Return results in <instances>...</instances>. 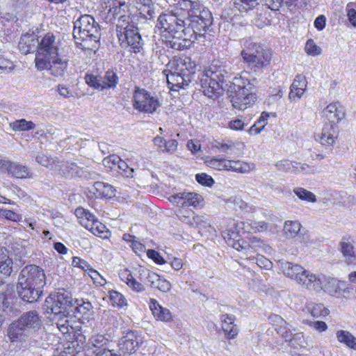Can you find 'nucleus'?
<instances>
[{
	"mask_svg": "<svg viewBox=\"0 0 356 356\" xmlns=\"http://www.w3.org/2000/svg\"><path fill=\"white\" fill-rule=\"evenodd\" d=\"M257 79L248 72H243L239 76L233 79L234 95L232 97V106L243 111L253 105L257 97L255 93Z\"/></svg>",
	"mask_w": 356,
	"mask_h": 356,
	"instance_id": "nucleus-6",
	"label": "nucleus"
},
{
	"mask_svg": "<svg viewBox=\"0 0 356 356\" xmlns=\"http://www.w3.org/2000/svg\"><path fill=\"white\" fill-rule=\"evenodd\" d=\"M307 81L306 78L298 74L294 79L290 88L289 98L291 101H296L300 99L306 90Z\"/></svg>",
	"mask_w": 356,
	"mask_h": 356,
	"instance_id": "nucleus-24",
	"label": "nucleus"
},
{
	"mask_svg": "<svg viewBox=\"0 0 356 356\" xmlns=\"http://www.w3.org/2000/svg\"><path fill=\"white\" fill-rule=\"evenodd\" d=\"M339 127L334 123H325L321 134L316 136V140L322 145L332 146L335 144L338 138Z\"/></svg>",
	"mask_w": 356,
	"mask_h": 356,
	"instance_id": "nucleus-19",
	"label": "nucleus"
},
{
	"mask_svg": "<svg viewBox=\"0 0 356 356\" xmlns=\"http://www.w3.org/2000/svg\"><path fill=\"white\" fill-rule=\"evenodd\" d=\"M235 316L231 314H224L220 316L222 329L227 339H234L238 334L237 325L234 323Z\"/></svg>",
	"mask_w": 356,
	"mask_h": 356,
	"instance_id": "nucleus-23",
	"label": "nucleus"
},
{
	"mask_svg": "<svg viewBox=\"0 0 356 356\" xmlns=\"http://www.w3.org/2000/svg\"><path fill=\"white\" fill-rule=\"evenodd\" d=\"M156 280H154V282H151V287L158 289L160 291L164 293L170 290L172 286L169 281L161 277L158 274H156Z\"/></svg>",
	"mask_w": 356,
	"mask_h": 356,
	"instance_id": "nucleus-50",
	"label": "nucleus"
},
{
	"mask_svg": "<svg viewBox=\"0 0 356 356\" xmlns=\"http://www.w3.org/2000/svg\"><path fill=\"white\" fill-rule=\"evenodd\" d=\"M60 41L51 33H47L39 40V48L35 54V66L44 67L47 61L59 54Z\"/></svg>",
	"mask_w": 356,
	"mask_h": 356,
	"instance_id": "nucleus-9",
	"label": "nucleus"
},
{
	"mask_svg": "<svg viewBox=\"0 0 356 356\" xmlns=\"http://www.w3.org/2000/svg\"><path fill=\"white\" fill-rule=\"evenodd\" d=\"M153 143L163 152L173 154L177 149L178 143L175 139L167 141L162 137L156 136L153 139Z\"/></svg>",
	"mask_w": 356,
	"mask_h": 356,
	"instance_id": "nucleus-34",
	"label": "nucleus"
},
{
	"mask_svg": "<svg viewBox=\"0 0 356 356\" xmlns=\"http://www.w3.org/2000/svg\"><path fill=\"white\" fill-rule=\"evenodd\" d=\"M63 173L65 176H78L87 177V175L89 172L86 170H83L82 168L79 167L74 163H67L65 165V168L63 170Z\"/></svg>",
	"mask_w": 356,
	"mask_h": 356,
	"instance_id": "nucleus-40",
	"label": "nucleus"
},
{
	"mask_svg": "<svg viewBox=\"0 0 356 356\" xmlns=\"http://www.w3.org/2000/svg\"><path fill=\"white\" fill-rule=\"evenodd\" d=\"M118 168L120 171V173L127 177H133L134 170L132 168H130L126 162L122 161L121 159H120L119 163L118 165Z\"/></svg>",
	"mask_w": 356,
	"mask_h": 356,
	"instance_id": "nucleus-56",
	"label": "nucleus"
},
{
	"mask_svg": "<svg viewBox=\"0 0 356 356\" xmlns=\"http://www.w3.org/2000/svg\"><path fill=\"white\" fill-rule=\"evenodd\" d=\"M216 147L222 152L232 154L234 152L235 144L232 141L227 143H218Z\"/></svg>",
	"mask_w": 356,
	"mask_h": 356,
	"instance_id": "nucleus-60",
	"label": "nucleus"
},
{
	"mask_svg": "<svg viewBox=\"0 0 356 356\" xmlns=\"http://www.w3.org/2000/svg\"><path fill=\"white\" fill-rule=\"evenodd\" d=\"M293 193L302 200L306 201L308 202H316V195L306 190L302 187H296L293 189Z\"/></svg>",
	"mask_w": 356,
	"mask_h": 356,
	"instance_id": "nucleus-47",
	"label": "nucleus"
},
{
	"mask_svg": "<svg viewBox=\"0 0 356 356\" xmlns=\"http://www.w3.org/2000/svg\"><path fill=\"white\" fill-rule=\"evenodd\" d=\"M138 280L144 283L145 284L149 285L151 282H154V280H156V273L150 271L147 268H140L138 270Z\"/></svg>",
	"mask_w": 356,
	"mask_h": 356,
	"instance_id": "nucleus-48",
	"label": "nucleus"
},
{
	"mask_svg": "<svg viewBox=\"0 0 356 356\" xmlns=\"http://www.w3.org/2000/svg\"><path fill=\"white\" fill-rule=\"evenodd\" d=\"M323 113L327 120L328 123H337L344 117V113L340 106L337 103L330 104L324 109Z\"/></svg>",
	"mask_w": 356,
	"mask_h": 356,
	"instance_id": "nucleus-31",
	"label": "nucleus"
},
{
	"mask_svg": "<svg viewBox=\"0 0 356 356\" xmlns=\"http://www.w3.org/2000/svg\"><path fill=\"white\" fill-rule=\"evenodd\" d=\"M35 161L39 164L50 169H52L55 164V161L54 159L48 157L43 154H38L35 156Z\"/></svg>",
	"mask_w": 356,
	"mask_h": 356,
	"instance_id": "nucleus-54",
	"label": "nucleus"
},
{
	"mask_svg": "<svg viewBox=\"0 0 356 356\" xmlns=\"http://www.w3.org/2000/svg\"><path fill=\"white\" fill-rule=\"evenodd\" d=\"M93 186L95 190V195L97 197L112 198L115 195V189L111 184L102 181H96Z\"/></svg>",
	"mask_w": 356,
	"mask_h": 356,
	"instance_id": "nucleus-35",
	"label": "nucleus"
},
{
	"mask_svg": "<svg viewBox=\"0 0 356 356\" xmlns=\"http://www.w3.org/2000/svg\"><path fill=\"white\" fill-rule=\"evenodd\" d=\"M116 33L120 44L129 47L130 51L138 53L143 49V40L135 24L129 16L121 15L116 24Z\"/></svg>",
	"mask_w": 356,
	"mask_h": 356,
	"instance_id": "nucleus-7",
	"label": "nucleus"
},
{
	"mask_svg": "<svg viewBox=\"0 0 356 356\" xmlns=\"http://www.w3.org/2000/svg\"><path fill=\"white\" fill-rule=\"evenodd\" d=\"M200 85L203 93L209 98H215L222 90L221 83L224 76L220 71H213L211 69L203 72L200 76Z\"/></svg>",
	"mask_w": 356,
	"mask_h": 356,
	"instance_id": "nucleus-12",
	"label": "nucleus"
},
{
	"mask_svg": "<svg viewBox=\"0 0 356 356\" xmlns=\"http://www.w3.org/2000/svg\"><path fill=\"white\" fill-rule=\"evenodd\" d=\"M167 82L171 88H178L188 86L193 79L195 74V65L189 58H174L170 60L163 70Z\"/></svg>",
	"mask_w": 356,
	"mask_h": 356,
	"instance_id": "nucleus-5",
	"label": "nucleus"
},
{
	"mask_svg": "<svg viewBox=\"0 0 356 356\" xmlns=\"http://www.w3.org/2000/svg\"><path fill=\"white\" fill-rule=\"evenodd\" d=\"M149 308L156 320L168 322L172 319V314L170 310L161 306L156 300H150Z\"/></svg>",
	"mask_w": 356,
	"mask_h": 356,
	"instance_id": "nucleus-30",
	"label": "nucleus"
},
{
	"mask_svg": "<svg viewBox=\"0 0 356 356\" xmlns=\"http://www.w3.org/2000/svg\"><path fill=\"white\" fill-rule=\"evenodd\" d=\"M340 248L343 257L348 264L356 262V250L351 238H343L340 242Z\"/></svg>",
	"mask_w": 356,
	"mask_h": 356,
	"instance_id": "nucleus-27",
	"label": "nucleus"
},
{
	"mask_svg": "<svg viewBox=\"0 0 356 356\" xmlns=\"http://www.w3.org/2000/svg\"><path fill=\"white\" fill-rule=\"evenodd\" d=\"M10 127L15 131H24L34 129L35 124L32 121L20 119L10 123Z\"/></svg>",
	"mask_w": 356,
	"mask_h": 356,
	"instance_id": "nucleus-45",
	"label": "nucleus"
},
{
	"mask_svg": "<svg viewBox=\"0 0 356 356\" xmlns=\"http://www.w3.org/2000/svg\"><path fill=\"white\" fill-rule=\"evenodd\" d=\"M187 17V25L185 28V41L194 42L199 37L202 36L213 22L211 12L207 9L200 10Z\"/></svg>",
	"mask_w": 356,
	"mask_h": 356,
	"instance_id": "nucleus-8",
	"label": "nucleus"
},
{
	"mask_svg": "<svg viewBox=\"0 0 356 356\" xmlns=\"http://www.w3.org/2000/svg\"><path fill=\"white\" fill-rule=\"evenodd\" d=\"M281 268L286 277L295 280L302 287L311 291L319 292L323 290L333 296H344L350 294L353 290L343 281L325 277L323 275H316L297 264L282 262Z\"/></svg>",
	"mask_w": 356,
	"mask_h": 356,
	"instance_id": "nucleus-1",
	"label": "nucleus"
},
{
	"mask_svg": "<svg viewBox=\"0 0 356 356\" xmlns=\"http://www.w3.org/2000/svg\"><path fill=\"white\" fill-rule=\"evenodd\" d=\"M118 76L113 70H108L104 76H102L103 89L114 88L118 83Z\"/></svg>",
	"mask_w": 356,
	"mask_h": 356,
	"instance_id": "nucleus-44",
	"label": "nucleus"
},
{
	"mask_svg": "<svg viewBox=\"0 0 356 356\" xmlns=\"http://www.w3.org/2000/svg\"><path fill=\"white\" fill-rule=\"evenodd\" d=\"M234 8L239 12L246 13L259 4V0H232ZM260 2L264 0H259Z\"/></svg>",
	"mask_w": 356,
	"mask_h": 356,
	"instance_id": "nucleus-42",
	"label": "nucleus"
},
{
	"mask_svg": "<svg viewBox=\"0 0 356 356\" xmlns=\"http://www.w3.org/2000/svg\"><path fill=\"white\" fill-rule=\"evenodd\" d=\"M8 175L17 179H26L33 177V173L26 165L13 161H12Z\"/></svg>",
	"mask_w": 356,
	"mask_h": 356,
	"instance_id": "nucleus-33",
	"label": "nucleus"
},
{
	"mask_svg": "<svg viewBox=\"0 0 356 356\" xmlns=\"http://www.w3.org/2000/svg\"><path fill=\"white\" fill-rule=\"evenodd\" d=\"M143 343L140 332L136 330H127L122 332L118 341L120 354L131 355L137 351Z\"/></svg>",
	"mask_w": 356,
	"mask_h": 356,
	"instance_id": "nucleus-14",
	"label": "nucleus"
},
{
	"mask_svg": "<svg viewBox=\"0 0 356 356\" xmlns=\"http://www.w3.org/2000/svg\"><path fill=\"white\" fill-rule=\"evenodd\" d=\"M269 118V113L263 112L257 121L250 127V132L257 134L260 133L267 124V120Z\"/></svg>",
	"mask_w": 356,
	"mask_h": 356,
	"instance_id": "nucleus-49",
	"label": "nucleus"
},
{
	"mask_svg": "<svg viewBox=\"0 0 356 356\" xmlns=\"http://www.w3.org/2000/svg\"><path fill=\"white\" fill-rule=\"evenodd\" d=\"M306 52L312 56L319 55L321 54V48L318 47L312 40H309L305 45Z\"/></svg>",
	"mask_w": 356,
	"mask_h": 356,
	"instance_id": "nucleus-61",
	"label": "nucleus"
},
{
	"mask_svg": "<svg viewBox=\"0 0 356 356\" xmlns=\"http://www.w3.org/2000/svg\"><path fill=\"white\" fill-rule=\"evenodd\" d=\"M92 306L89 302H83L82 304H78L75 307L76 314H80V316H78L79 318H88L92 312Z\"/></svg>",
	"mask_w": 356,
	"mask_h": 356,
	"instance_id": "nucleus-51",
	"label": "nucleus"
},
{
	"mask_svg": "<svg viewBox=\"0 0 356 356\" xmlns=\"http://www.w3.org/2000/svg\"><path fill=\"white\" fill-rule=\"evenodd\" d=\"M18 319L30 335L38 331L42 325V317L36 311L24 312Z\"/></svg>",
	"mask_w": 356,
	"mask_h": 356,
	"instance_id": "nucleus-16",
	"label": "nucleus"
},
{
	"mask_svg": "<svg viewBox=\"0 0 356 356\" xmlns=\"http://www.w3.org/2000/svg\"><path fill=\"white\" fill-rule=\"evenodd\" d=\"M18 280L41 290L45 284L46 277L42 268L35 265H29L22 268Z\"/></svg>",
	"mask_w": 356,
	"mask_h": 356,
	"instance_id": "nucleus-15",
	"label": "nucleus"
},
{
	"mask_svg": "<svg viewBox=\"0 0 356 356\" xmlns=\"http://www.w3.org/2000/svg\"><path fill=\"white\" fill-rule=\"evenodd\" d=\"M206 165L214 170L228 171L229 159L220 156H213L205 161Z\"/></svg>",
	"mask_w": 356,
	"mask_h": 356,
	"instance_id": "nucleus-37",
	"label": "nucleus"
},
{
	"mask_svg": "<svg viewBox=\"0 0 356 356\" xmlns=\"http://www.w3.org/2000/svg\"><path fill=\"white\" fill-rule=\"evenodd\" d=\"M249 225L250 226V232H264L268 227V224L264 221H253Z\"/></svg>",
	"mask_w": 356,
	"mask_h": 356,
	"instance_id": "nucleus-59",
	"label": "nucleus"
},
{
	"mask_svg": "<svg viewBox=\"0 0 356 356\" xmlns=\"http://www.w3.org/2000/svg\"><path fill=\"white\" fill-rule=\"evenodd\" d=\"M86 83L95 89L104 90L102 83V76L95 74H86L85 76Z\"/></svg>",
	"mask_w": 356,
	"mask_h": 356,
	"instance_id": "nucleus-52",
	"label": "nucleus"
},
{
	"mask_svg": "<svg viewBox=\"0 0 356 356\" xmlns=\"http://www.w3.org/2000/svg\"><path fill=\"white\" fill-rule=\"evenodd\" d=\"M243 49L241 52L244 62L252 60L254 56H258L264 49L259 44L246 40L243 44Z\"/></svg>",
	"mask_w": 356,
	"mask_h": 356,
	"instance_id": "nucleus-32",
	"label": "nucleus"
},
{
	"mask_svg": "<svg viewBox=\"0 0 356 356\" xmlns=\"http://www.w3.org/2000/svg\"><path fill=\"white\" fill-rule=\"evenodd\" d=\"M133 106L140 112L152 113L160 106L158 99L152 97L145 89L136 87L133 95Z\"/></svg>",
	"mask_w": 356,
	"mask_h": 356,
	"instance_id": "nucleus-13",
	"label": "nucleus"
},
{
	"mask_svg": "<svg viewBox=\"0 0 356 356\" xmlns=\"http://www.w3.org/2000/svg\"><path fill=\"white\" fill-rule=\"evenodd\" d=\"M120 158L116 155H111L103 160V163L105 167L110 169H113L118 167Z\"/></svg>",
	"mask_w": 356,
	"mask_h": 356,
	"instance_id": "nucleus-63",
	"label": "nucleus"
},
{
	"mask_svg": "<svg viewBox=\"0 0 356 356\" xmlns=\"http://www.w3.org/2000/svg\"><path fill=\"white\" fill-rule=\"evenodd\" d=\"M108 343V339L102 334L92 335L89 339V345L96 348L94 352L97 353L106 348L104 346Z\"/></svg>",
	"mask_w": 356,
	"mask_h": 356,
	"instance_id": "nucleus-46",
	"label": "nucleus"
},
{
	"mask_svg": "<svg viewBox=\"0 0 356 356\" xmlns=\"http://www.w3.org/2000/svg\"><path fill=\"white\" fill-rule=\"evenodd\" d=\"M222 236L227 244L238 251H244L245 254L249 252H255L258 254L270 253L271 247L265 241L255 236L248 238V241L241 238L237 230V224L234 219L228 218L222 221L220 225Z\"/></svg>",
	"mask_w": 356,
	"mask_h": 356,
	"instance_id": "nucleus-3",
	"label": "nucleus"
},
{
	"mask_svg": "<svg viewBox=\"0 0 356 356\" xmlns=\"http://www.w3.org/2000/svg\"><path fill=\"white\" fill-rule=\"evenodd\" d=\"M76 302L77 300H74L70 292L64 289H59L45 300L47 312L48 314L70 312V309Z\"/></svg>",
	"mask_w": 356,
	"mask_h": 356,
	"instance_id": "nucleus-10",
	"label": "nucleus"
},
{
	"mask_svg": "<svg viewBox=\"0 0 356 356\" xmlns=\"http://www.w3.org/2000/svg\"><path fill=\"white\" fill-rule=\"evenodd\" d=\"M250 259L251 261H255L259 267L267 269V270L270 269L273 266L272 262L269 259H268L267 258L261 255L260 254H258L257 257H250Z\"/></svg>",
	"mask_w": 356,
	"mask_h": 356,
	"instance_id": "nucleus-55",
	"label": "nucleus"
},
{
	"mask_svg": "<svg viewBox=\"0 0 356 356\" xmlns=\"http://www.w3.org/2000/svg\"><path fill=\"white\" fill-rule=\"evenodd\" d=\"M256 170L254 163L241 160H230L228 171L240 174H248Z\"/></svg>",
	"mask_w": 356,
	"mask_h": 356,
	"instance_id": "nucleus-29",
	"label": "nucleus"
},
{
	"mask_svg": "<svg viewBox=\"0 0 356 356\" xmlns=\"http://www.w3.org/2000/svg\"><path fill=\"white\" fill-rule=\"evenodd\" d=\"M301 224L297 220H286L284 222L283 234L287 238H293L300 231Z\"/></svg>",
	"mask_w": 356,
	"mask_h": 356,
	"instance_id": "nucleus-38",
	"label": "nucleus"
},
{
	"mask_svg": "<svg viewBox=\"0 0 356 356\" xmlns=\"http://www.w3.org/2000/svg\"><path fill=\"white\" fill-rule=\"evenodd\" d=\"M17 291L19 296L24 301L29 302L37 301L42 294V290L19 280L17 285Z\"/></svg>",
	"mask_w": 356,
	"mask_h": 356,
	"instance_id": "nucleus-20",
	"label": "nucleus"
},
{
	"mask_svg": "<svg viewBox=\"0 0 356 356\" xmlns=\"http://www.w3.org/2000/svg\"><path fill=\"white\" fill-rule=\"evenodd\" d=\"M73 36L82 49L94 51L99 47L100 26L92 15H81L74 22Z\"/></svg>",
	"mask_w": 356,
	"mask_h": 356,
	"instance_id": "nucleus-4",
	"label": "nucleus"
},
{
	"mask_svg": "<svg viewBox=\"0 0 356 356\" xmlns=\"http://www.w3.org/2000/svg\"><path fill=\"white\" fill-rule=\"evenodd\" d=\"M196 181L206 186H211L214 184L213 179L206 173L197 174L195 176Z\"/></svg>",
	"mask_w": 356,
	"mask_h": 356,
	"instance_id": "nucleus-58",
	"label": "nucleus"
},
{
	"mask_svg": "<svg viewBox=\"0 0 356 356\" xmlns=\"http://www.w3.org/2000/svg\"><path fill=\"white\" fill-rule=\"evenodd\" d=\"M140 14L143 16L145 19H154L156 17V13L153 6H145L139 8Z\"/></svg>",
	"mask_w": 356,
	"mask_h": 356,
	"instance_id": "nucleus-57",
	"label": "nucleus"
},
{
	"mask_svg": "<svg viewBox=\"0 0 356 356\" xmlns=\"http://www.w3.org/2000/svg\"><path fill=\"white\" fill-rule=\"evenodd\" d=\"M252 58V60H247L245 63L252 65L254 72H259L270 65L271 52L269 49H264L262 51H260L258 56H254Z\"/></svg>",
	"mask_w": 356,
	"mask_h": 356,
	"instance_id": "nucleus-26",
	"label": "nucleus"
},
{
	"mask_svg": "<svg viewBox=\"0 0 356 356\" xmlns=\"http://www.w3.org/2000/svg\"><path fill=\"white\" fill-rule=\"evenodd\" d=\"M253 24L259 29H262L265 26L268 25L269 21L265 15L262 13L257 14V17L252 19Z\"/></svg>",
	"mask_w": 356,
	"mask_h": 356,
	"instance_id": "nucleus-64",
	"label": "nucleus"
},
{
	"mask_svg": "<svg viewBox=\"0 0 356 356\" xmlns=\"http://www.w3.org/2000/svg\"><path fill=\"white\" fill-rule=\"evenodd\" d=\"M13 291V286L8 284L6 286L5 291L0 294V327L2 325L5 319L6 309L8 307V302L6 301V296L11 294Z\"/></svg>",
	"mask_w": 356,
	"mask_h": 356,
	"instance_id": "nucleus-39",
	"label": "nucleus"
},
{
	"mask_svg": "<svg viewBox=\"0 0 356 356\" xmlns=\"http://www.w3.org/2000/svg\"><path fill=\"white\" fill-rule=\"evenodd\" d=\"M13 260L10 257L8 250L4 248H0V275L8 277L13 270ZM4 283L0 277V286Z\"/></svg>",
	"mask_w": 356,
	"mask_h": 356,
	"instance_id": "nucleus-28",
	"label": "nucleus"
},
{
	"mask_svg": "<svg viewBox=\"0 0 356 356\" xmlns=\"http://www.w3.org/2000/svg\"><path fill=\"white\" fill-rule=\"evenodd\" d=\"M53 315L51 319L55 322L58 330L63 334H66L74 330L72 325L73 317L70 315V312L51 314Z\"/></svg>",
	"mask_w": 356,
	"mask_h": 356,
	"instance_id": "nucleus-25",
	"label": "nucleus"
},
{
	"mask_svg": "<svg viewBox=\"0 0 356 356\" xmlns=\"http://www.w3.org/2000/svg\"><path fill=\"white\" fill-rule=\"evenodd\" d=\"M299 0H264L265 6L272 10H279L282 6L290 8L296 6Z\"/></svg>",
	"mask_w": 356,
	"mask_h": 356,
	"instance_id": "nucleus-41",
	"label": "nucleus"
},
{
	"mask_svg": "<svg viewBox=\"0 0 356 356\" xmlns=\"http://www.w3.org/2000/svg\"><path fill=\"white\" fill-rule=\"evenodd\" d=\"M199 8L200 2L197 0H179L172 10L159 15L156 26L174 38L185 40L187 17L196 13Z\"/></svg>",
	"mask_w": 356,
	"mask_h": 356,
	"instance_id": "nucleus-2",
	"label": "nucleus"
},
{
	"mask_svg": "<svg viewBox=\"0 0 356 356\" xmlns=\"http://www.w3.org/2000/svg\"><path fill=\"white\" fill-rule=\"evenodd\" d=\"M87 274L91 277L94 283L98 284L100 286H104L106 284V280L97 270L92 269V268H90V270Z\"/></svg>",
	"mask_w": 356,
	"mask_h": 356,
	"instance_id": "nucleus-62",
	"label": "nucleus"
},
{
	"mask_svg": "<svg viewBox=\"0 0 356 356\" xmlns=\"http://www.w3.org/2000/svg\"><path fill=\"white\" fill-rule=\"evenodd\" d=\"M75 215L79 220V223L94 235L102 238H107L110 236V232L106 225L99 222L89 211L79 207L75 210Z\"/></svg>",
	"mask_w": 356,
	"mask_h": 356,
	"instance_id": "nucleus-11",
	"label": "nucleus"
},
{
	"mask_svg": "<svg viewBox=\"0 0 356 356\" xmlns=\"http://www.w3.org/2000/svg\"><path fill=\"white\" fill-rule=\"evenodd\" d=\"M67 66V60L60 57L59 54H58L52 56L51 59L47 60L44 67L40 68L38 66H35V67L40 71L48 70L50 74L54 76H62L64 75Z\"/></svg>",
	"mask_w": 356,
	"mask_h": 356,
	"instance_id": "nucleus-18",
	"label": "nucleus"
},
{
	"mask_svg": "<svg viewBox=\"0 0 356 356\" xmlns=\"http://www.w3.org/2000/svg\"><path fill=\"white\" fill-rule=\"evenodd\" d=\"M298 162L291 161L288 159H283L275 163V166L278 170L294 173L300 171L298 169Z\"/></svg>",
	"mask_w": 356,
	"mask_h": 356,
	"instance_id": "nucleus-43",
	"label": "nucleus"
},
{
	"mask_svg": "<svg viewBox=\"0 0 356 356\" xmlns=\"http://www.w3.org/2000/svg\"><path fill=\"white\" fill-rule=\"evenodd\" d=\"M170 202L176 203L177 205L184 207L193 206L197 207L202 205L203 201L202 197L195 193L181 192L171 195L169 197Z\"/></svg>",
	"mask_w": 356,
	"mask_h": 356,
	"instance_id": "nucleus-17",
	"label": "nucleus"
},
{
	"mask_svg": "<svg viewBox=\"0 0 356 356\" xmlns=\"http://www.w3.org/2000/svg\"><path fill=\"white\" fill-rule=\"evenodd\" d=\"M7 336L11 342L25 341L31 335L25 330L19 319L10 324Z\"/></svg>",
	"mask_w": 356,
	"mask_h": 356,
	"instance_id": "nucleus-22",
	"label": "nucleus"
},
{
	"mask_svg": "<svg viewBox=\"0 0 356 356\" xmlns=\"http://www.w3.org/2000/svg\"><path fill=\"white\" fill-rule=\"evenodd\" d=\"M18 48L23 54H27L38 50L39 48V39L34 32L26 33L22 35L19 42Z\"/></svg>",
	"mask_w": 356,
	"mask_h": 356,
	"instance_id": "nucleus-21",
	"label": "nucleus"
},
{
	"mask_svg": "<svg viewBox=\"0 0 356 356\" xmlns=\"http://www.w3.org/2000/svg\"><path fill=\"white\" fill-rule=\"evenodd\" d=\"M309 309L310 314L314 317L325 316L329 314V310L322 304H316L312 307H309Z\"/></svg>",
	"mask_w": 356,
	"mask_h": 356,
	"instance_id": "nucleus-53",
	"label": "nucleus"
},
{
	"mask_svg": "<svg viewBox=\"0 0 356 356\" xmlns=\"http://www.w3.org/2000/svg\"><path fill=\"white\" fill-rule=\"evenodd\" d=\"M336 337L339 343L348 348L356 350V337L349 331L339 330L336 332Z\"/></svg>",
	"mask_w": 356,
	"mask_h": 356,
	"instance_id": "nucleus-36",
	"label": "nucleus"
}]
</instances>
